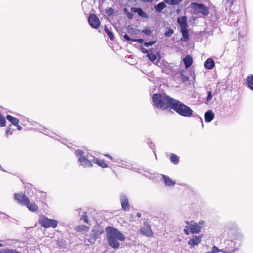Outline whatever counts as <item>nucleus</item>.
<instances>
[{
	"label": "nucleus",
	"mask_w": 253,
	"mask_h": 253,
	"mask_svg": "<svg viewBox=\"0 0 253 253\" xmlns=\"http://www.w3.org/2000/svg\"><path fill=\"white\" fill-rule=\"evenodd\" d=\"M154 105L157 108L166 110L171 109L174 99L165 94H154L152 96Z\"/></svg>",
	"instance_id": "obj_1"
},
{
	"label": "nucleus",
	"mask_w": 253,
	"mask_h": 253,
	"mask_svg": "<svg viewBox=\"0 0 253 253\" xmlns=\"http://www.w3.org/2000/svg\"><path fill=\"white\" fill-rule=\"evenodd\" d=\"M106 232L109 245L113 248H119L120 244L118 240L124 241V235L118 230L111 227H107Z\"/></svg>",
	"instance_id": "obj_2"
},
{
	"label": "nucleus",
	"mask_w": 253,
	"mask_h": 253,
	"mask_svg": "<svg viewBox=\"0 0 253 253\" xmlns=\"http://www.w3.org/2000/svg\"><path fill=\"white\" fill-rule=\"evenodd\" d=\"M171 109H172L178 114L186 117L192 116L193 112V110L189 106L175 99Z\"/></svg>",
	"instance_id": "obj_3"
},
{
	"label": "nucleus",
	"mask_w": 253,
	"mask_h": 253,
	"mask_svg": "<svg viewBox=\"0 0 253 253\" xmlns=\"http://www.w3.org/2000/svg\"><path fill=\"white\" fill-rule=\"evenodd\" d=\"M177 22L180 27L181 32L182 34V37L180 38V40L186 42L189 39V31L187 29V17L185 16L178 17Z\"/></svg>",
	"instance_id": "obj_4"
},
{
	"label": "nucleus",
	"mask_w": 253,
	"mask_h": 253,
	"mask_svg": "<svg viewBox=\"0 0 253 253\" xmlns=\"http://www.w3.org/2000/svg\"><path fill=\"white\" fill-rule=\"evenodd\" d=\"M39 224L45 228L52 227L55 228L58 225V221L55 219H49L46 216L41 215L38 220Z\"/></svg>",
	"instance_id": "obj_5"
},
{
	"label": "nucleus",
	"mask_w": 253,
	"mask_h": 253,
	"mask_svg": "<svg viewBox=\"0 0 253 253\" xmlns=\"http://www.w3.org/2000/svg\"><path fill=\"white\" fill-rule=\"evenodd\" d=\"M191 5L195 14H198L200 13L204 16H207L209 13L208 8L203 4L195 2L192 3Z\"/></svg>",
	"instance_id": "obj_6"
},
{
	"label": "nucleus",
	"mask_w": 253,
	"mask_h": 253,
	"mask_svg": "<svg viewBox=\"0 0 253 253\" xmlns=\"http://www.w3.org/2000/svg\"><path fill=\"white\" fill-rule=\"evenodd\" d=\"M140 233L147 237H153V232L151 227L147 222H144L143 227L140 230Z\"/></svg>",
	"instance_id": "obj_7"
},
{
	"label": "nucleus",
	"mask_w": 253,
	"mask_h": 253,
	"mask_svg": "<svg viewBox=\"0 0 253 253\" xmlns=\"http://www.w3.org/2000/svg\"><path fill=\"white\" fill-rule=\"evenodd\" d=\"M88 22L91 27L97 29L100 25V21L98 17L94 14H91L89 16Z\"/></svg>",
	"instance_id": "obj_8"
},
{
	"label": "nucleus",
	"mask_w": 253,
	"mask_h": 253,
	"mask_svg": "<svg viewBox=\"0 0 253 253\" xmlns=\"http://www.w3.org/2000/svg\"><path fill=\"white\" fill-rule=\"evenodd\" d=\"M14 199L22 205H26L27 202H29V198L24 194L22 193H15L14 195Z\"/></svg>",
	"instance_id": "obj_9"
},
{
	"label": "nucleus",
	"mask_w": 253,
	"mask_h": 253,
	"mask_svg": "<svg viewBox=\"0 0 253 253\" xmlns=\"http://www.w3.org/2000/svg\"><path fill=\"white\" fill-rule=\"evenodd\" d=\"M186 224L189 225V229L190 230L191 233L197 234L200 232L201 227L197 223L191 221L190 224L189 221H186Z\"/></svg>",
	"instance_id": "obj_10"
},
{
	"label": "nucleus",
	"mask_w": 253,
	"mask_h": 253,
	"mask_svg": "<svg viewBox=\"0 0 253 253\" xmlns=\"http://www.w3.org/2000/svg\"><path fill=\"white\" fill-rule=\"evenodd\" d=\"M228 243L231 244L230 247H227L226 248H223L221 249H219L218 248L215 246H213L212 248V252L213 253H216L217 252H222L223 253H232L233 252V243L231 242H228Z\"/></svg>",
	"instance_id": "obj_11"
},
{
	"label": "nucleus",
	"mask_w": 253,
	"mask_h": 253,
	"mask_svg": "<svg viewBox=\"0 0 253 253\" xmlns=\"http://www.w3.org/2000/svg\"><path fill=\"white\" fill-rule=\"evenodd\" d=\"M202 235L197 236L194 235L188 241V244L190 245V248H193L195 246H197L201 242Z\"/></svg>",
	"instance_id": "obj_12"
},
{
	"label": "nucleus",
	"mask_w": 253,
	"mask_h": 253,
	"mask_svg": "<svg viewBox=\"0 0 253 253\" xmlns=\"http://www.w3.org/2000/svg\"><path fill=\"white\" fill-rule=\"evenodd\" d=\"M121 205L122 209L125 211L129 210V204L128 199L125 195H123L120 198Z\"/></svg>",
	"instance_id": "obj_13"
},
{
	"label": "nucleus",
	"mask_w": 253,
	"mask_h": 253,
	"mask_svg": "<svg viewBox=\"0 0 253 253\" xmlns=\"http://www.w3.org/2000/svg\"><path fill=\"white\" fill-rule=\"evenodd\" d=\"M47 198V194L44 192H39L37 195L36 200L37 203H42L44 205L46 204V200Z\"/></svg>",
	"instance_id": "obj_14"
},
{
	"label": "nucleus",
	"mask_w": 253,
	"mask_h": 253,
	"mask_svg": "<svg viewBox=\"0 0 253 253\" xmlns=\"http://www.w3.org/2000/svg\"><path fill=\"white\" fill-rule=\"evenodd\" d=\"M78 161L80 163L81 165L84 167H91L93 166L91 162L85 156L80 157L78 159Z\"/></svg>",
	"instance_id": "obj_15"
},
{
	"label": "nucleus",
	"mask_w": 253,
	"mask_h": 253,
	"mask_svg": "<svg viewBox=\"0 0 253 253\" xmlns=\"http://www.w3.org/2000/svg\"><path fill=\"white\" fill-rule=\"evenodd\" d=\"M25 206L32 212H36L38 211V206L34 202H30V200Z\"/></svg>",
	"instance_id": "obj_16"
},
{
	"label": "nucleus",
	"mask_w": 253,
	"mask_h": 253,
	"mask_svg": "<svg viewBox=\"0 0 253 253\" xmlns=\"http://www.w3.org/2000/svg\"><path fill=\"white\" fill-rule=\"evenodd\" d=\"M215 66V63L213 59L208 58L204 63V67L208 69H212Z\"/></svg>",
	"instance_id": "obj_17"
},
{
	"label": "nucleus",
	"mask_w": 253,
	"mask_h": 253,
	"mask_svg": "<svg viewBox=\"0 0 253 253\" xmlns=\"http://www.w3.org/2000/svg\"><path fill=\"white\" fill-rule=\"evenodd\" d=\"M131 11L132 12L137 13L140 17L143 18H147L148 17L147 14L141 8L132 7Z\"/></svg>",
	"instance_id": "obj_18"
},
{
	"label": "nucleus",
	"mask_w": 253,
	"mask_h": 253,
	"mask_svg": "<svg viewBox=\"0 0 253 253\" xmlns=\"http://www.w3.org/2000/svg\"><path fill=\"white\" fill-rule=\"evenodd\" d=\"M162 177L165 184L168 186H174L175 184V182L172 180L169 177L162 175Z\"/></svg>",
	"instance_id": "obj_19"
},
{
	"label": "nucleus",
	"mask_w": 253,
	"mask_h": 253,
	"mask_svg": "<svg viewBox=\"0 0 253 253\" xmlns=\"http://www.w3.org/2000/svg\"><path fill=\"white\" fill-rule=\"evenodd\" d=\"M214 118V113L211 111L209 110L205 114V121L206 122H210Z\"/></svg>",
	"instance_id": "obj_20"
},
{
	"label": "nucleus",
	"mask_w": 253,
	"mask_h": 253,
	"mask_svg": "<svg viewBox=\"0 0 253 253\" xmlns=\"http://www.w3.org/2000/svg\"><path fill=\"white\" fill-rule=\"evenodd\" d=\"M92 162L94 163L97 164L98 166H99L101 168H106L108 167V164L106 163L105 160L103 159H100L96 158V159H94L92 160Z\"/></svg>",
	"instance_id": "obj_21"
},
{
	"label": "nucleus",
	"mask_w": 253,
	"mask_h": 253,
	"mask_svg": "<svg viewBox=\"0 0 253 253\" xmlns=\"http://www.w3.org/2000/svg\"><path fill=\"white\" fill-rule=\"evenodd\" d=\"M89 230V227L85 225H81L75 227V230L77 232H87Z\"/></svg>",
	"instance_id": "obj_22"
},
{
	"label": "nucleus",
	"mask_w": 253,
	"mask_h": 253,
	"mask_svg": "<svg viewBox=\"0 0 253 253\" xmlns=\"http://www.w3.org/2000/svg\"><path fill=\"white\" fill-rule=\"evenodd\" d=\"M183 62L185 64L186 68L190 67L193 63V59L190 55H187L185 58L183 59Z\"/></svg>",
	"instance_id": "obj_23"
},
{
	"label": "nucleus",
	"mask_w": 253,
	"mask_h": 253,
	"mask_svg": "<svg viewBox=\"0 0 253 253\" xmlns=\"http://www.w3.org/2000/svg\"><path fill=\"white\" fill-rule=\"evenodd\" d=\"M247 86L253 91V75H250L247 78Z\"/></svg>",
	"instance_id": "obj_24"
},
{
	"label": "nucleus",
	"mask_w": 253,
	"mask_h": 253,
	"mask_svg": "<svg viewBox=\"0 0 253 253\" xmlns=\"http://www.w3.org/2000/svg\"><path fill=\"white\" fill-rule=\"evenodd\" d=\"M6 118L13 125L15 126L19 124V121L18 119H17V118L13 117L10 115H7L6 116Z\"/></svg>",
	"instance_id": "obj_25"
},
{
	"label": "nucleus",
	"mask_w": 253,
	"mask_h": 253,
	"mask_svg": "<svg viewBox=\"0 0 253 253\" xmlns=\"http://www.w3.org/2000/svg\"><path fill=\"white\" fill-rule=\"evenodd\" d=\"M170 160L171 162L175 165L177 164L179 162V157L174 154H172L170 155Z\"/></svg>",
	"instance_id": "obj_26"
},
{
	"label": "nucleus",
	"mask_w": 253,
	"mask_h": 253,
	"mask_svg": "<svg viewBox=\"0 0 253 253\" xmlns=\"http://www.w3.org/2000/svg\"><path fill=\"white\" fill-rule=\"evenodd\" d=\"M166 7V4L164 2H162L155 6V9L158 11L161 12L162 10H163Z\"/></svg>",
	"instance_id": "obj_27"
},
{
	"label": "nucleus",
	"mask_w": 253,
	"mask_h": 253,
	"mask_svg": "<svg viewBox=\"0 0 253 253\" xmlns=\"http://www.w3.org/2000/svg\"><path fill=\"white\" fill-rule=\"evenodd\" d=\"M104 30L109 36L110 39L112 41L114 39L113 34L109 30L106 25L104 26Z\"/></svg>",
	"instance_id": "obj_28"
},
{
	"label": "nucleus",
	"mask_w": 253,
	"mask_h": 253,
	"mask_svg": "<svg viewBox=\"0 0 253 253\" xmlns=\"http://www.w3.org/2000/svg\"><path fill=\"white\" fill-rule=\"evenodd\" d=\"M6 126V119L4 116L0 113V126L3 127Z\"/></svg>",
	"instance_id": "obj_29"
},
{
	"label": "nucleus",
	"mask_w": 253,
	"mask_h": 253,
	"mask_svg": "<svg viewBox=\"0 0 253 253\" xmlns=\"http://www.w3.org/2000/svg\"><path fill=\"white\" fill-rule=\"evenodd\" d=\"M146 56L150 61L152 62L154 61L156 59V55H155L152 51L149 52V53H148Z\"/></svg>",
	"instance_id": "obj_30"
},
{
	"label": "nucleus",
	"mask_w": 253,
	"mask_h": 253,
	"mask_svg": "<svg viewBox=\"0 0 253 253\" xmlns=\"http://www.w3.org/2000/svg\"><path fill=\"white\" fill-rule=\"evenodd\" d=\"M2 253H20V252L15 249L6 248L3 250Z\"/></svg>",
	"instance_id": "obj_31"
},
{
	"label": "nucleus",
	"mask_w": 253,
	"mask_h": 253,
	"mask_svg": "<svg viewBox=\"0 0 253 253\" xmlns=\"http://www.w3.org/2000/svg\"><path fill=\"white\" fill-rule=\"evenodd\" d=\"M228 242H231L233 244V252L235 251L237 248H235V243L234 242H233L231 240H226V241H225L224 242V244H225V247L224 248H226L227 247H230V246H231V244L228 243Z\"/></svg>",
	"instance_id": "obj_32"
},
{
	"label": "nucleus",
	"mask_w": 253,
	"mask_h": 253,
	"mask_svg": "<svg viewBox=\"0 0 253 253\" xmlns=\"http://www.w3.org/2000/svg\"><path fill=\"white\" fill-rule=\"evenodd\" d=\"M124 13L126 15L127 18L129 19H132L133 17V14L128 11V10L125 8L124 9Z\"/></svg>",
	"instance_id": "obj_33"
},
{
	"label": "nucleus",
	"mask_w": 253,
	"mask_h": 253,
	"mask_svg": "<svg viewBox=\"0 0 253 253\" xmlns=\"http://www.w3.org/2000/svg\"><path fill=\"white\" fill-rule=\"evenodd\" d=\"M80 220H83L85 223H89V219L86 212L83 214L82 217L80 218Z\"/></svg>",
	"instance_id": "obj_34"
},
{
	"label": "nucleus",
	"mask_w": 253,
	"mask_h": 253,
	"mask_svg": "<svg viewBox=\"0 0 253 253\" xmlns=\"http://www.w3.org/2000/svg\"><path fill=\"white\" fill-rule=\"evenodd\" d=\"M182 0H169L168 4L171 5H175L179 4Z\"/></svg>",
	"instance_id": "obj_35"
},
{
	"label": "nucleus",
	"mask_w": 253,
	"mask_h": 253,
	"mask_svg": "<svg viewBox=\"0 0 253 253\" xmlns=\"http://www.w3.org/2000/svg\"><path fill=\"white\" fill-rule=\"evenodd\" d=\"M174 33V30L172 29H169L166 31L164 35L166 37H170Z\"/></svg>",
	"instance_id": "obj_36"
},
{
	"label": "nucleus",
	"mask_w": 253,
	"mask_h": 253,
	"mask_svg": "<svg viewBox=\"0 0 253 253\" xmlns=\"http://www.w3.org/2000/svg\"><path fill=\"white\" fill-rule=\"evenodd\" d=\"M75 153V154L78 156H80L81 157H83V155L84 154V151L80 149L76 150Z\"/></svg>",
	"instance_id": "obj_37"
},
{
	"label": "nucleus",
	"mask_w": 253,
	"mask_h": 253,
	"mask_svg": "<svg viewBox=\"0 0 253 253\" xmlns=\"http://www.w3.org/2000/svg\"><path fill=\"white\" fill-rule=\"evenodd\" d=\"M156 43V41H151L149 42H146L144 43V45L146 47H148L149 46H151L153 44H154Z\"/></svg>",
	"instance_id": "obj_38"
},
{
	"label": "nucleus",
	"mask_w": 253,
	"mask_h": 253,
	"mask_svg": "<svg viewBox=\"0 0 253 253\" xmlns=\"http://www.w3.org/2000/svg\"><path fill=\"white\" fill-rule=\"evenodd\" d=\"M142 32L145 33L146 35L150 36L152 34V31L148 29H144L142 31Z\"/></svg>",
	"instance_id": "obj_39"
},
{
	"label": "nucleus",
	"mask_w": 253,
	"mask_h": 253,
	"mask_svg": "<svg viewBox=\"0 0 253 253\" xmlns=\"http://www.w3.org/2000/svg\"><path fill=\"white\" fill-rule=\"evenodd\" d=\"M212 99V94H211V91H209L208 92V95H207V101L208 102L211 101Z\"/></svg>",
	"instance_id": "obj_40"
},
{
	"label": "nucleus",
	"mask_w": 253,
	"mask_h": 253,
	"mask_svg": "<svg viewBox=\"0 0 253 253\" xmlns=\"http://www.w3.org/2000/svg\"><path fill=\"white\" fill-rule=\"evenodd\" d=\"M123 38L127 41H133V40L134 39L130 38L127 34H125L123 36Z\"/></svg>",
	"instance_id": "obj_41"
},
{
	"label": "nucleus",
	"mask_w": 253,
	"mask_h": 253,
	"mask_svg": "<svg viewBox=\"0 0 253 253\" xmlns=\"http://www.w3.org/2000/svg\"><path fill=\"white\" fill-rule=\"evenodd\" d=\"M133 41L134 42H137L140 43H143L144 42V41L143 39H133Z\"/></svg>",
	"instance_id": "obj_42"
},
{
	"label": "nucleus",
	"mask_w": 253,
	"mask_h": 253,
	"mask_svg": "<svg viewBox=\"0 0 253 253\" xmlns=\"http://www.w3.org/2000/svg\"><path fill=\"white\" fill-rule=\"evenodd\" d=\"M141 50L143 53H149V51H148L147 49L143 48V47H141Z\"/></svg>",
	"instance_id": "obj_43"
},
{
	"label": "nucleus",
	"mask_w": 253,
	"mask_h": 253,
	"mask_svg": "<svg viewBox=\"0 0 253 253\" xmlns=\"http://www.w3.org/2000/svg\"><path fill=\"white\" fill-rule=\"evenodd\" d=\"M226 3H229L230 5H233L235 0H225Z\"/></svg>",
	"instance_id": "obj_44"
},
{
	"label": "nucleus",
	"mask_w": 253,
	"mask_h": 253,
	"mask_svg": "<svg viewBox=\"0 0 253 253\" xmlns=\"http://www.w3.org/2000/svg\"><path fill=\"white\" fill-rule=\"evenodd\" d=\"M188 228H189V227L186 226L185 228L184 229V232H185V234H186L187 235L189 234V231L188 230Z\"/></svg>",
	"instance_id": "obj_45"
},
{
	"label": "nucleus",
	"mask_w": 253,
	"mask_h": 253,
	"mask_svg": "<svg viewBox=\"0 0 253 253\" xmlns=\"http://www.w3.org/2000/svg\"><path fill=\"white\" fill-rule=\"evenodd\" d=\"M16 126H17V128L19 131H20L22 129V126H21L19 125V124H18L17 125H16Z\"/></svg>",
	"instance_id": "obj_46"
},
{
	"label": "nucleus",
	"mask_w": 253,
	"mask_h": 253,
	"mask_svg": "<svg viewBox=\"0 0 253 253\" xmlns=\"http://www.w3.org/2000/svg\"><path fill=\"white\" fill-rule=\"evenodd\" d=\"M104 156L108 158H109L110 160H113V158H112L111 156H110L108 154H104Z\"/></svg>",
	"instance_id": "obj_47"
},
{
	"label": "nucleus",
	"mask_w": 253,
	"mask_h": 253,
	"mask_svg": "<svg viewBox=\"0 0 253 253\" xmlns=\"http://www.w3.org/2000/svg\"><path fill=\"white\" fill-rule=\"evenodd\" d=\"M144 2H149L151 1L152 0H142Z\"/></svg>",
	"instance_id": "obj_48"
},
{
	"label": "nucleus",
	"mask_w": 253,
	"mask_h": 253,
	"mask_svg": "<svg viewBox=\"0 0 253 253\" xmlns=\"http://www.w3.org/2000/svg\"><path fill=\"white\" fill-rule=\"evenodd\" d=\"M136 216L140 218L141 217V214L139 213H137L136 214Z\"/></svg>",
	"instance_id": "obj_49"
},
{
	"label": "nucleus",
	"mask_w": 253,
	"mask_h": 253,
	"mask_svg": "<svg viewBox=\"0 0 253 253\" xmlns=\"http://www.w3.org/2000/svg\"><path fill=\"white\" fill-rule=\"evenodd\" d=\"M165 1V2L167 3L168 4V3H169V0H164Z\"/></svg>",
	"instance_id": "obj_50"
},
{
	"label": "nucleus",
	"mask_w": 253,
	"mask_h": 253,
	"mask_svg": "<svg viewBox=\"0 0 253 253\" xmlns=\"http://www.w3.org/2000/svg\"><path fill=\"white\" fill-rule=\"evenodd\" d=\"M136 31H137V33H139L140 32V30L138 29H134V32H135Z\"/></svg>",
	"instance_id": "obj_51"
},
{
	"label": "nucleus",
	"mask_w": 253,
	"mask_h": 253,
	"mask_svg": "<svg viewBox=\"0 0 253 253\" xmlns=\"http://www.w3.org/2000/svg\"><path fill=\"white\" fill-rule=\"evenodd\" d=\"M9 131H10V128H8L6 131V134H7L8 133H9Z\"/></svg>",
	"instance_id": "obj_52"
},
{
	"label": "nucleus",
	"mask_w": 253,
	"mask_h": 253,
	"mask_svg": "<svg viewBox=\"0 0 253 253\" xmlns=\"http://www.w3.org/2000/svg\"><path fill=\"white\" fill-rule=\"evenodd\" d=\"M212 253V251H208V252H206V253Z\"/></svg>",
	"instance_id": "obj_53"
},
{
	"label": "nucleus",
	"mask_w": 253,
	"mask_h": 253,
	"mask_svg": "<svg viewBox=\"0 0 253 253\" xmlns=\"http://www.w3.org/2000/svg\"><path fill=\"white\" fill-rule=\"evenodd\" d=\"M3 245L2 243H0V247H3Z\"/></svg>",
	"instance_id": "obj_54"
},
{
	"label": "nucleus",
	"mask_w": 253,
	"mask_h": 253,
	"mask_svg": "<svg viewBox=\"0 0 253 253\" xmlns=\"http://www.w3.org/2000/svg\"><path fill=\"white\" fill-rule=\"evenodd\" d=\"M2 252H3V250L2 251L0 250V253H2Z\"/></svg>",
	"instance_id": "obj_55"
},
{
	"label": "nucleus",
	"mask_w": 253,
	"mask_h": 253,
	"mask_svg": "<svg viewBox=\"0 0 253 253\" xmlns=\"http://www.w3.org/2000/svg\"><path fill=\"white\" fill-rule=\"evenodd\" d=\"M102 253H105L104 252Z\"/></svg>",
	"instance_id": "obj_56"
}]
</instances>
